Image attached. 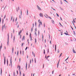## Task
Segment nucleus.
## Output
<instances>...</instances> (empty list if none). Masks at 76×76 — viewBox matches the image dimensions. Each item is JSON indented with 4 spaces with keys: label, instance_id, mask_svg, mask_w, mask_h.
I'll return each instance as SVG.
<instances>
[{
    "label": "nucleus",
    "instance_id": "63",
    "mask_svg": "<svg viewBox=\"0 0 76 76\" xmlns=\"http://www.w3.org/2000/svg\"><path fill=\"white\" fill-rule=\"evenodd\" d=\"M30 63H31V59L30 60Z\"/></svg>",
    "mask_w": 76,
    "mask_h": 76
},
{
    "label": "nucleus",
    "instance_id": "50",
    "mask_svg": "<svg viewBox=\"0 0 76 76\" xmlns=\"http://www.w3.org/2000/svg\"><path fill=\"white\" fill-rule=\"evenodd\" d=\"M61 4H63V3L61 2Z\"/></svg>",
    "mask_w": 76,
    "mask_h": 76
},
{
    "label": "nucleus",
    "instance_id": "6",
    "mask_svg": "<svg viewBox=\"0 0 76 76\" xmlns=\"http://www.w3.org/2000/svg\"><path fill=\"white\" fill-rule=\"evenodd\" d=\"M5 63H6V57H4V64H5Z\"/></svg>",
    "mask_w": 76,
    "mask_h": 76
},
{
    "label": "nucleus",
    "instance_id": "57",
    "mask_svg": "<svg viewBox=\"0 0 76 76\" xmlns=\"http://www.w3.org/2000/svg\"><path fill=\"white\" fill-rule=\"evenodd\" d=\"M73 76H75V74H74L72 75Z\"/></svg>",
    "mask_w": 76,
    "mask_h": 76
},
{
    "label": "nucleus",
    "instance_id": "39",
    "mask_svg": "<svg viewBox=\"0 0 76 76\" xmlns=\"http://www.w3.org/2000/svg\"><path fill=\"white\" fill-rule=\"evenodd\" d=\"M35 35H37V32H36V31L35 32Z\"/></svg>",
    "mask_w": 76,
    "mask_h": 76
},
{
    "label": "nucleus",
    "instance_id": "33",
    "mask_svg": "<svg viewBox=\"0 0 76 76\" xmlns=\"http://www.w3.org/2000/svg\"><path fill=\"white\" fill-rule=\"evenodd\" d=\"M73 40H74V41H76V39H74Z\"/></svg>",
    "mask_w": 76,
    "mask_h": 76
},
{
    "label": "nucleus",
    "instance_id": "43",
    "mask_svg": "<svg viewBox=\"0 0 76 76\" xmlns=\"http://www.w3.org/2000/svg\"><path fill=\"white\" fill-rule=\"evenodd\" d=\"M64 1H66V3H67V1H66V0H64Z\"/></svg>",
    "mask_w": 76,
    "mask_h": 76
},
{
    "label": "nucleus",
    "instance_id": "2",
    "mask_svg": "<svg viewBox=\"0 0 76 76\" xmlns=\"http://www.w3.org/2000/svg\"><path fill=\"white\" fill-rule=\"evenodd\" d=\"M39 15L41 17H43V14L42 13H40L39 14Z\"/></svg>",
    "mask_w": 76,
    "mask_h": 76
},
{
    "label": "nucleus",
    "instance_id": "26",
    "mask_svg": "<svg viewBox=\"0 0 76 76\" xmlns=\"http://www.w3.org/2000/svg\"><path fill=\"white\" fill-rule=\"evenodd\" d=\"M61 55H62V53L59 56V57H61Z\"/></svg>",
    "mask_w": 76,
    "mask_h": 76
},
{
    "label": "nucleus",
    "instance_id": "37",
    "mask_svg": "<svg viewBox=\"0 0 76 76\" xmlns=\"http://www.w3.org/2000/svg\"><path fill=\"white\" fill-rule=\"evenodd\" d=\"M23 55H24V51H23Z\"/></svg>",
    "mask_w": 76,
    "mask_h": 76
},
{
    "label": "nucleus",
    "instance_id": "34",
    "mask_svg": "<svg viewBox=\"0 0 76 76\" xmlns=\"http://www.w3.org/2000/svg\"><path fill=\"white\" fill-rule=\"evenodd\" d=\"M35 26H37V22H35Z\"/></svg>",
    "mask_w": 76,
    "mask_h": 76
},
{
    "label": "nucleus",
    "instance_id": "54",
    "mask_svg": "<svg viewBox=\"0 0 76 76\" xmlns=\"http://www.w3.org/2000/svg\"><path fill=\"white\" fill-rule=\"evenodd\" d=\"M27 48H28V47H27L26 48V49H25L26 50H27Z\"/></svg>",
    "mask_w": 76,
    "mask_h": 76
},
{
    "label": "nucleus",
    "instance_id": "58",
    "mask_svg": "<svg viewBox=\"0 0 76 76\" xmlns=\"http://www.w3.org/2000/svg\"><path fill=\"white\" fill-rule=\"evenodd\" d=\"M50 44H51V40H50Z\"/></svg>",
    "mask_w": 76,
    "mask_h": 76
},
{
    "label": "nucleus",
    "instance_id": "18",
    "mask_svg": "<svg viewBox=\"0 0 76 76\" xmlns=\"http://www.w3.org/2000/svg\"><path fill=\"white\" fill-rule=\"evenodd\" d=\"M13 50H14V48H13V47H12V53H13Z\"/></svg>",
    "mask_w": 76,
    "mask_h": 76
},
{
    "label": "nucleus",
    "instance_id": "14",
    "mask_svg": "<svg viewBox=\"0 0 76 76\" xmlns=\"http://www.w3.org/2000/svg\"><path fill=\"white\" fill-rule=\"evenodd\" d=\"M30 37L31 39H32V37H31V33H30Z\"/></svg>",
    "mask_w": 76,
    "mask_h": 76
},
{
    "label": "nucleus",
    "instance_id": "35",
    "mask_svg": "<svg viewBox=\"0 0 76 76\" xmlns=\"http://www.w3.org/2000/svg\"><path fill=\"white\" fill-rule=\"evenodd\" d=\"M1 18H0V23H1Z\"/></svg>",
    "mask_w": 76,
    "mask_h": 76
},
{
    "label": "nucleus",
    "instance_id": "30",
    "mask_svg": "<svg viewBox=\"0 0 76 76\" xmlns=\"http://www.w3.org/2000/svg\"><path fill=\"white\" fill-rule=\"evenodd\" d=\"M1 73H2V69L1 68Z\"/></svg>",
    "mask_w": 76,
    "mask_h": 76
},
{
    "label": "nucleus",
    "instance_id": "5",
    "mask_svg": "<svg viewBox=\"0 0 76 76\" xmlns=\"http://www.w3.org/2000/svg\"><path fill=\"white\" fill-rule=\"evenodd\" d=\"M37 8H38L39 10H41V8H40V7L38 6V5L37 6Z\"/></svg>",
    "mask_w": 76,
    "mask_h": 76
},
{
    "label": "nucleus",
    "instance_id": "31",
    "mask_svg": "<svg viewBox=\"0 0 76 76\" xmlns=\"http://www.w3.org/2000/svg\"><path fill=\"white\" fill-rule=\"evenodd\" d=\"M40 23V25H42V22L41 21H40V22L39 23Z\"/></svg>",
    "mask_w": 76,
    "mask_h": 76
},
{
    "label": "nucleus",
    "instance_id": "12",
    "mask_svg": "<svg viewBox=\"0 0 76 76\" xmlns=\"http://www.w3.org/2000/svg\"><path fill=\"white\" fill-rule=\"evenodd\" d=\"M32 53L33 55H34V56L35 57V54H34V52H32Z\"/></svg>",
    "mask_w": 76,
    "mask_h": 76
},
{
    "label": "nucleus",
    "instance_id": "41",
    "mask_svg": "<svg viewBox=\"0 0 76 76\" xmlns=\"http://www.w3.org/2000/svg\"><path fill=\"white\" fill-rule=\"evenodd\" d=\"M74 33L75 35H76V33H75V31H74Z\"/></svg>",
    "mask_w": 76,
    "mask_h": 76
},
{
    "label": "nucleus",
    "instance_id": "15",
    "mask_svg": "<svg viewBox=\"0 0 76 76\" xmlns=\"http://www.w3.org/2000/svg\"><path fill=\"white\" fill-rule=\"evenodd\" d=\"M73 52L74 53H76V51H75V50H73Z\"/></svg>",
    "mask_w": 76,
    "mask_h": 76
},
{
    "label": "nucleus",
    "instance_id": "11",
    "mask_svg": "<svg viewBox=\"0 0 76 76\" xmlns=\"http://www.w3.org/2000/svg\"><path fill=\"white\" fill-rule=\"evenodd\" d=\"M51 22H52V23H53V24L54 23V21L53 20H51Z\"/></svg>",
    "mask_w": 76,
    "mask_h": 76
},
{
    "label": "nucleus",
    "instance_id": "17",
    "mask_svg": "<svg viewBox=\"0 0 76 76\" xmlns=\"http://www.w3.org/2000/svg\"><path fill=\"white\" fill-rule=\"evenodd\" d=\"M24 43H22L21 46L22 47H23V44H24Z\"/></svg>",
    "mask_w": 76,
    "mask_h": 76
},
{
    "label": "nucleus",
    "instance_id": "42",
    "mask_svg": "<svg viewBox=\"0 0 76 76\" xmlns=\"http://www.w3.org/2000/svg\"><path fill=\"white\" fill-rule=\"evenodd\" d=\"M17 18H16V19H15V22H16V21H17Z\"/></svg>",
    "mask_w": 76,
    "mask_h": 76
},
{
    "label": "nucleus",
    "instance_id": "10",
    "mask_svg": "<svg viewBox=\"0 0 76 76\" xmlns=\"http://www.w3.org/2000/svg\"><path fill=\"white\" fill-rule=\"evenodd\" d=\"M44 41V37L43 36V35H42V41Z\"/></svg>",
    "mask_w": 76,
    "mask_h": 76
},
{
    "label": "nucleus",
    "instance_id": "53",
    "mask_svg": "<svg viewBox=\"0 0 76 76\" xmlns=\"http://www.w3.org/2000/svg\"><path fill=\"white\" fill-rule=\"evenodd\" d=\"M20 60H21V58H19V61H20Z\"/></svg>",
    "mask_w": 76,
    "mask_h": 76
},
{
    "label": "nucleus",
    "instance_id": "46",
    "mask_svg": "<svg viewBox=\"0 0 76 76\" xmlns=\"http://www.w3.org/2000/svg\"><path fill=\"white\" fill-rule=\"evenodd\" d=\"M44 54H45V50H44Z\"/></svg>",
    "mask_w": 76,
    "mask_h": 76
},
{
    "label": "nucleus",
    "instance_id": "49",
    "mask_svg": "<svg viewBox=\"0 0 76 76\" xmlns=\"http://www.w3.org/2000/svg\"><path fill=\"white\" fill-rule=\"evenodd\" d=\"M59 23V25H61V26H62V25L61 24V23Z\"/></svg>",
    "mask_w": 76,
    "mask_h": 76
},
{
    "label": "nucleus",
    "instance_id": "38",
    "mask_svg": "<svg viewBox=\"0 0 76 76\" xmlns=\"http://www.w3.org/2000/svg\"><path fill=\"white\" fill-rule=\"evenodd\" d=\"M59 52H60V50H57V53H59Z\"/></svg>",
    "mask_w": 76,
    "mask_h": 76
},
{
    "label": "nucleus",
    "instance_id": "44",
    "mask_svg": "<svg viewBox=\"0 0 76 76\" xmlns=\"http://www.w3.org/2000/svg\"><path fill=\"white\" fill-rule=\"evenodd\" d=\"M7 66H8V60H7Z\"/></svg>",
    "mask_w": 76,
    "mask_h": 76
},
{
    "label": "nucleus",
    "instance_id": "21",
    "mask_svg": "<svg viewBox=\"0 0 76 76\" xmlns=\"http://www.w3.org/2000/svg\"><path fill=\"white\" fill-rule=\"evenodd\" d=\"M35 42L36 43H37V39H35Z\"/></svg>",
    "mask_w": 76,
    "mask_h": 76
},
{
    "label": "nucleus",
    "instance_id": "23",
    "mask_svg": "<svg viewBox=\"0 0 76 76\" xmlns=\"http://www.w3.org/2000/svg\"><path fill=\"white\" fill-rule=\"evenodd\" d=\"M10 64L11 65H12V60H10Z\"/></svg>",
    "mask_w": 76,
    "mask_h": 76
},
{
    "label": "nucleus",
    "instance_id": "32",
    "mask_svg": "<svg viewBox=\"0 0 76 76\" xmlns=\"http://www.w3.org/2000/svg\"><path fill=\"white\" fill-rule=\"evenodd\" d=\"M48 18H49V19H52V18H51V17L50 16H48Z\"/></svg>",
    "mask_w": 76,
    "mask_h": 76
},
{
    "label": "nucleus",
    "instance_id": "55",
    "mask_svg": "<svg viewBox=\"0 0 76 76\" xmlns=\"http://www.w3.org/2000/svg\"><path fill=\"white\" fill-rule=\"evenodd\" d=\"M20 33H22V30H20Z\"/></svg>",
    "mask_w": 76,
    "mask_h": 76
},
{
    "label": "nucleus",
    "instance_id": "47",
    "mask_svg": "<svg viewBox=\"0 0 76 76\" xmlns=\"http://www.w3.org/2000/svg\"><path fill=\"white\" fill-rule=\"evenodd\" d=\"M20 38H22V35H20Z\"/></svg>",
    "mask_w": 76,
    "mask_h": 76
},
{
    "label": "nucleus",
    "instance_id": "59",
    "mask_svg": "<svg viewBox=\"0 0 76 76\" xmlns=\"http://www.w3.org/2000/svg\"><path fill=\"white\" fill-rule=\"evenodd\" d=\"M35 32H37V29H35Z\"/></svg>",
    "mask_w": 76,
    "mask_h": 76
},
{
    "label": "nucleus",
    "instance_id": "62",
    "mask_svg": "<svg viewBox=\"0 0 76 76\" xmlns=\"http://www.w3.org/2000/svg\"><path fill=\"white\" fill-rule=\"evenodd\" d=\"M45 23H44V28H45Z\"/></svg>",
    "mask_w": 76,
    "mask_h": 76
},
{
    "label": "nucleus",
    "instance_id": "48",
    "mask_svg": "<svg viewBox=\"0 0 76 76\" xmlns=\"http://www.w3.org/2000/svg\"><path fill=\"white\" fill-rule=\"evenodd\" d=\"M56 15H57V16H58V17H59V15H58V14H57V13H56Z\"/></svg>",
    "mask_w": 76,
    "mask_h": 76
},
{
    "label": "nucleus",
    "instance_id": "52",
    "mask_svg": "<svg viewBox=\"0 0 76 76\" xmlns=\"http://www.w3.org/2000/svg\"><path fill=\"white\" fill-rule=\"evenodd\" d=\"M22 54V51H20V54Z\"/></svg>",
    "mask_w": 76,
    "mask_h": 76
},
{
    "label": "nucleus",
    "instance_id": "7",
    "mask_svg": "<svg viewBox=\"0 0 76 76\" xmlns=\"http://www.w3.org/2000/svg\"><path fill=\"white\" fill-rule=\"evenodd\" d=\"M1 48H2V43L1 44V46H0V51H1Z\"/></svg>",
    "mask_w": 76,
    "mask_h": 76
},
{
    "label": "nucleus",
    "instance_id": "24",
    "mask_svg": "<svg viewBox=\"0 0 76 76\" xmlns=\"http://www.w3.org/2000/svg\"><path fill=\"white\" fill-rule=\"evenodd\" d=\"M69 58V57H68L67 58V59H66L65 61H66V60H68Z\"/></svg>",
    "mask_w": 76,
    "mask_h": 76
},
{
    "label": "nucleus",
    "instance_id": "16",
    "mask_svg": "<svg viewBox=\"0 0 76 76\" xmlns=\"http://www.w3.org/2000/svg\"><path fill=\"white\" fill-rule=\"evenodd\" d=\"M59 64V62H58L57 65V67L58 68V64Z\"/></svg>",
    "mask_w": 76,
    "mask_h": 76
},
{
    "label": "nucleus",
    "instance_id": "13",
    "mask_svg": "<svg viewBox=\"0 0 76 76\" xmlns=\"http://www.w3.org/2000/svg\"><path fill=\"white\" fill-rule=\"evenodd\" d=\"M20 71V76H21V71H20V70H19Z\"/></svg>",
    "mask_w": 76,
    "mask_h": 76
},
{
    "label": "nucleus",
    "instance_id": "20",
    "mask_svg": "<svg viewBox=\"0 0 76 76\" xmlns=\"http://www.w3.org/2000/svg\"><path fill=\"white\" fill-rule=\"evenodd\" d=\"M12 19H13V16H12L11 18V20H12Z\"/></svg>",
    "mask_w": 76,
    "mask_h": 76
},
{
    "label": "nucleus",
    "instance_id": "3",
    "mask_svg": "<svg viewBox=\"0 0 76 76\" xmlns=\"http://www.w3.org/2000/svg\"><path fill=\"white\" fill-rule=\"evenodd\" d=\"M5 28V25H4V26H2V30L3 31V29H4V28Z\"/></svg>",
    "mask_w": 76,
    "mask_h": 76
},
{
    "label": "nucleus",
    "instance_id": "8",
    "mask_svg": "<svg viewBox=\"0 0 76 76\" xmlns=\"http://www.w3.org/2000/svg\"><path fill=\"white\" fill-rule=\"evenodd\" d=\"M18 67H19V70H20V66H19V65H18Z\"/></svg>",
    "mask_w": 76,
    "mask_h": 76
},
{
    "label": "nucleus",
    "instance_id": "25",
    "mask_svg": "<svg viewBox=\"0 0 76 76\" xmlns=\"http://www.w3.org/2000/svg\"><path fill=\"white\" fill-rule=\"evenodd\" d=\"M27 15H28V10H27Z\"/></svg>",
    "mask_w": 76,
    "mask_h": 76
},
{
    "label": "nucleus",
    "instance_id": "29",
    "mask_svg": "<svg viewBox=\"0 0 76 76\" xmlns=\"http://www.w3.org/2000/svg\"><path fill=\"white\" fill-rule=\"evenodd\" d=\"M20 34H21V33H20V32H19L18 33V35H20Z\"/></svg>",
    "mask_w": 76,
    "mask_h": 76
},
{
    "label": "nucleus",
    "instance_id": "56",
    "mask_svg": "<svg viewBox=\"0 0 76 76\" xmlns=\"http://www.w3.org/2000/svg\"><path fill=\"white\" fill-rule=\"evenodd\" d=\"M39 41H41V38H39Z\"/></svg>",
    "mask_w": 76,
    "mask_h": 76
},
{
    "label": "nucleus",
    "instance_id": "60",
    "mask_svg": "<svg viewBox=\"0 0 76 76\" xmlns=\"http://www.w3.org/2000/svg\"><path fill=\"white\" fill-rule=\"evenodd\" d=\"M33 27L34 28V24H33Z\"/></svg>",
    "mask_w": 76,
    "mask_h": 76
},
{
    "label": "nucleus",
    "instance_id": "4",
    "mask_svg": "<svg viewBox=\"0 0 76 76\" xmlns=\"http://www.w3.org/2000/svg\"><path fill=\"white\" fill-rule=\"evenodd\" d=\"M45 16L46 18H48V15L47 14H45Z\"/></svg>",
    "mask_w": 76,
    "mask_h": 76
},
{
    "label": "nucleus",
    "instance_id": "36",
    "mask_svg": "<svg viewBox=\"0 0 76 76\" xmlns=\"http://www.w3.org/2000/svg\"><path fill=\"white\" fill-rule=\"evenodd\" d=\"M64 34H65L66 35H68V34L67 33H64Z\"/></svg>",
    "mask_w": 76,
    "mask_h": 76
},
{
    "label": "nucleus",
    "instance_id": "51",
    "mask_svg": "<svg viewBox=\"0 0 76 76\" xmlns=\"http://www.w3.org/2000/svg\"><path fill=\"white\" fill-rule=\"evenodd\" d=\"M35 62L36 63V58H35Z\"/></svg>",
    "mask_w": 76,
    "mask_h": 76
},
{
    "label": "nucleus",
    "instance_id": "28",
    "mask_svg": "<svg viewBox=\"0 0 76 76\" xmlns=\"http://www.w3.org/2000/svg\"><path fill=\"white\" fill-rule=\"evenodd\" d=\"M55 51H56V45H55Z\"/></svg>",
    "mask_w": 76,
    "mask_h": 76
},
{
    "label": "nucleus",
    "instance_id": "27",
    "mask_svg": "<svg viewBox=\"0 0 76 76\" xmlns=\"http://www.w3.org/2000/svg\"><path fill=\"white\" fill-rule=\"evenodd\" d=\"M73 21L74 23H75V22H76L75 21V20H74V19H73Z\"/></svg>",
    "mask_w": 76,
    "mask_h": 76
},
{
    "label": "nucleus",
    "instance_id": "9",
    "mask_svg": "<svg viewBox=\"0 0 76 76\" xmlns=\"http://www.w3.org/2000/svg\"><path fill=\"white\" fill-rule=\"evenodd\" d=\"M22 40H25V36H23V38L22 39Z\"/></svg>",
    "mask_w": 76,
    "mask_h": 76
},
{
    "label": "nucleus",
    "instance_id": "61",
    "mask_svg": "<svg viewBox=\"0 0 76 76\" xmlns=\"http://www.w3.org/2000/svg\"><path fill=\"white\" fill-rule=\"evenodd\" d=\"M26 35H28V32H27V33L26 34Z\"/></svg>",
    "mask_w": 76,
    "mask_h": 76
},
{
    "label": "nucleus",
    "instance_id": "45",
    "mask_svg": "<svg viewBox=\"0 0 76 76\" xmlns=\"http://www.w3.org/2000/svg\"><path fill=\"white\" fill-rule=\"evenodd\" d=\"M38 34L39 35V31H38Z\"/></svg>",
    "mask_w": 76,
    "mask_h": 76
},
{
    "label": "nucleus",
    "instance_id": "1",
    "mask_svg": "<svg viewBox=\"0 0 76 76\" xmlns=\"http://www.w3.org/2000/svg\"><path fill=\"white\" fill-rule=\"evenodd\" d=\"M8 36V42L7 43V45H9V33L7 34Z\"/></svg>",
    "mask_w": 76,
    "mask_h": 76
},
{
    "label": "nucleus",
    "instance_id": "19",
    "mask_svg": "<svg viewBox=\"0 0 76 76\" xmlns=\"http://www.w3.org/2000/svg\"><path fill=\"white\" fill-rule=\"evenodd\" d=\"M17 55L18 56L19 55V51H17Z\"/></svg>",
    "mask_w": 76,
    "mask_h": 76
},
{
    "label": "nucleus",
    "instance_id": "64",
    "mask_svg": "<svg viewBox=\"0 0 76 76\" xmlns=\"http://www.w3.org/2000/svg\"><path fill=\"white\" fill-rule=\"evenodd\" d=\"M23 76H25V74L23 73Z\"/></svg>",
    "mask_w": 76,
    "mask_h": 76
},
{
    "label": "nucleus",
    "instance_id": "22",
    "mask_svg": "<svg viewBox=\"0 0 76 76\" xmlns=\"http://www.w3.org/2000/svg\"><path fill=\"white\" fill-rule=\"evenodd\" d=\"M33 30V28L32 27L31 30V32H32Z\"/></svg>",
    "mask_w": 76,
    "mask_h": 76
},
{
    "label": "nucleus",
    "instance_id": "40",
    "mask_svg": "<svg viewBox=\"0 0 76 76\" xmlns=\"http://www.w3.org/2000/svg\"><path fill=\"white\" fill-rule=\"evenodd\" d=\"M12 21H13V22H14L15 21V19L14 18H13Z\"/></svg>",
    "mask_w": 76,
    "mask_h": 76
}]
</instances>
